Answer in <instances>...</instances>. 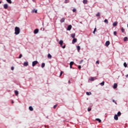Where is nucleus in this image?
<instances>
[{
    "instance_id": "obj_13",
    "label": "nucleus",
    "mask_w": 128,
    "mask_h": 128,
    "mask_svg": "<svg viewBox=\"0 0 128 128\" xmlns=\"http://www.w3.org/2000/svg\"><path fill=\"white\" fill-rule=\"evenodd\" d=\"M24 66H28V62H24Z\"/></svg>"
},
{
    "instance_id": "obj_15",
    "label": "nucleus",
    "mask_w": 128,
    "mask_h": 128,
    "mask_svg": "<svg viewBox=\"0 0 128 128\" xmlns=\"http://www.w3.org/2000/svg\"><path fill=\"white\" fill-rule=\"evenodd\" d=\"M71 36L72 38H74L76 37V34H71Z\"/></svg>"
},
{
    "instance_id": "obj_14",
    "label": "nucleus",
    "mask_w": 128,
    "mask_h": 128,
    "mask_svg": "<svg viewBox=\"0 0 128 128\" xmlns=\"http://www.w3.org/2000/svg\"><path fill=\"white\" fill-rule=\"evenodd\" d=\"M94 80H96V78H94V77H91L90 78V80H91V82H94Z\"/></svg>"
},
{
    "instance_id": "obj_19",
    "label": "nucleus",
    "mask_w": 128,
    "mask_h": 128,
    "mask_svg": "<svg viewBox=\"0 0 128 128\" xmlns=\"http://www.w3.org/2000/svg\"><path fill=\"white\" fill-rule=\"evenodd\" d=\"M96 120H97V122H102V120L98 118H96Z\"/></svg>"
},
{
    "instance_id": "obj_52",
    "label": "nucleus",
    "mask_w": 128,
    "mask_h": 128,
    "mask_svg": "<svg viewBox=\"0 0 128 128\" xmlns=\"http://www.w3.org/2000/svg\"><path fill=\"white\" fill-rule=\"evenodd\" d=\"M0 4H2V2H0Z\"/></svg>"
},
{
    "instance_id": "obj_18",
    "label": "nucleus",
    "mask_w": 128,
    "mask_h": 128,
    "mask_svg": "<svg viewBox=\"0 0 128 128\" xmlns=\"http://www.w3.org/2000/svg\"><path fill=\"white\" fill-rule=\"evenodd\" d=\"M29 110H30L31 112H32V110H34V108H32V106H30L29 107Z\"/></svg>"
},
{
    "instance_id": "obj_36",
    "label": "nucleus",
    "mask_w": 128,
    "mask_h": 128,
    "mask_svg": "<svg viewBox=\"0 0 128 128\" xmlns=\"http://www.w3.org/2000/svg\"><path fill=\"white\" fill-rule=\"evenodd\" d=\"M22 54H20L18 58H22Z\"/></svg>"
},
{
    "instance_id": "obj_28",
    "label": "nucleus",
    "mask_w": 128,
    "mask_h": 128,
    "mask_svg": "<svg viewBox=\"0 0 128 128\" xmlns=\"http://www.w3.org/2000/svg\"><path fill=\"white\" fill-rule=\"evenodd\" d=\"M8 4H12V0H6Z\"/></svg>"
},
{
    "instance_id": "obj_44",
    "label": "nucleus",
    "mask_w": 128,
    "mask_h": 128,
    "mask_svg": "<svg viewBox=\"0 0 128 128\" xmlns=\"http://www.w3.org/2000/svg\"><path fill=\"white\" fill-rule=\"evenodd\" d=\"M112 102H114L116 104V102H115L114 100H112Z\"/></svg>"
},
{
    "instance_id": "obj_20",
    "label": "nucleus",
    "mask_w": 128,
    "mask_h": 128,
    "mask_svg": "<svg viewBox=\"0 0 128 128\" xmlns=\"http://www.w3.org/2000/svg\"><path fill=\"white\" fill-rule=\"evenodd\" d=\"M77 50H78V52H79L80 50V46H77Z\"/></svg>"
},
{
    "instance_id": "obj_26",
    "label": "nucleus",
    "mask_w": 128,
    "mask_h": 128,
    "mask_svg": "<svg viewBox=\"0 0 128 128\" xmlns=\"http://www.w3.org/2000/svg\"><path fill=\"white\" fill-rule=\"evenodd\" d=\"M124 66L125 68H127L128 66V64H126V62H124Z\"/></svg>"
},
{
    "instance_id": "obj_21",
    "label": "nucleus",
    "mask_w": 128,
    "mask_h": 128,
    "mask_svg": "<svg viewBox=\"0 0 128 128\" xmlns=\"http://www.w3.org/2000/svg\"><path fill=\"white\" fill-rule=\"evenodd\" d=\"M128 37H124V42H128Z\"/></svg>"
},
{
    "instance_id": "obj_29",
    "label": "nucleus",
    "mask_w": 128,
    "mask_h": 128,
    "mask_svg": "<svg viewBox=\"0 0 128 128\" xmlns=\"http://www.w3.org/2000/svg\"><path fill=\"white\" fill-rule=\"evenodd\" d=\"M104 22H106V24H108V20L105 19L104 20Z\"/></svg>"
},
{
    "instance_id": "obj_3",
    "label": "nucleus",
    "mask_w": 128,
    "mask_h": 128,
    "mask_svg": "<svg viewBox=\"0 0 128 128\" xmlns=\"http://www.w3.org/2000/svg\"><path fill=\"white\" fill-rule=\"evenodd\" d=\"M78 42V40L76 38H74L72 41V44H76Z\"/></svg>"
},
{
    "instance_id": "obj_22",
    "label": "nucleus",
    "mask_w": 128,
    "mask_h": 128,
    "mask_svg": "<svg viewBox=\"0 0 128 128\" xmlns=\"http://www.w3.org/2000/svg\"><path fill=\"white\" fill-rule=\"evenodd\" d=\"M118 116H122V113L120 112H118Z\"/></svg>"
},
{
    "instance_id": "obj_38",
    "label": "nucleus",
    "mask_w": 128,
    "mask_h": 128,
    "mask_svg": "<svg viewBox=\"0 0 128 128\" xmlns=\"http://www.w3.org/2000/svg\"><path fill=\"white\" fill-rule=\"evenodd\" d=\"M114 36H116V34H117V32H114Z\"/></svg>"
},
{
    "instance_id": "obj_40",
    "label": "nucleus",
    "mask_w": 128,
    "mask_h": 128,
    "mask_svg": "<svg viewBox=\"0 0 128 128\" xmlns=\"http://www.w3.org/2000/svg\"><path fill=\"white\" fill-rule=\"evenodd\" d=\"M78 68H79V70H80V68H82V66L80 65H79L78 66Z\"/></svg>"
},
{
    "instance_id": "obj_31",
    "label": "nucleus",
    "mask_w": 128,
    "mask_h": 128,
    "mask_svg": "<svg viewBox=\"0 0 128 128\" xmlns=\"http://www.w3.org/2000/svg\"><path fill=\"white\" fill-rule=\"evenodd\" d=\"M46 66L44 63H42V68H44V67Z\"/></svg>"
},
{
    "instance_id": "obj_5",
    "label": "nucleus",
    "mask_w": 128,
    "mask_h": 128,
    "mask_svg": "<svg viewBox=\"0 0 128 128\" xmlns=\"http://www.w3.org/2000/svg\"><path fill=\"white\" fill-rule=\"evenodd\" d=\"M72 25L68 26V28H67V30H72Z\"/></svg>"
},
{
    "instance_id": "obj_45",
    "label": "nucleus",
    "mask_w": 128,
    "mask_h": 128,
    "mask_svg": "<svg viewBox=\"0 0 128 128\" xmlns=\"http://www.w3.org/2000/svg\"><path fill=\"white\" fill-rule=\"evenodd\" d=\"M70 68H72V65H70Z\"/></svg>"
},
{
    "instance_id": "obj_42",
    "label": "nucleus",
    "mask_w": 128,
    "mask_h": 128,
    "mask_svg": "<svg viewBox=\"0 0 128 128\" xmlns=\"http://www.w3.org/2000/svg\"><path fill=\"white\" fill-rule=\"evenodd\" d=\"M11 70H14V66H12L11 68Z\"/></svg>"
},
{
    "instance_id": "obj_46",
    "label": "nucleus",
    "mask_w": 128,
    "mask_h": 128,
    "mask_svg": "<svg viewBox=\"0 0 128 128\" xmlns=\"http://www.w3.org/2000/svg\"><path fill=\"white\" fill-rule=\"evenodd\" d=\"M82 62H84V60H82L80 62V64H82Z\"/></svg>"
},
{
    "instance_id": "obj_50",
    "label": "nucleus",
    "mask_w": 128,
    "mask_h": 128,
    "mask_svg": "<svg viewBox=\"0 0 128 128\" xmlns=\"http://www.w3.org/2000/svg\"><path fill=\"white\" fill-rule=\"evenodd\" d=\"M32 1L34 2H36V0H32Z\"/></svg>"
},
{
    "instance_id": "obj_11",
    "label": "nucleus",
    "mask_w": 128,
    "mask_h": 128,
    "mask_svg": "<svg viewBox=\"0 0 128 128\" xmlns=\"http://www.w3.org/2000/svg\"><path fill=\"white\" fill-rule=\"evenodd\" d=\"M38 32V29L36 28L34 30V34H36Z\"/></svg>"
},
{
    "instance_id": "obj_35",
    "label": "nucleus",
    "mask_w": 128,
    "mask_h": 128,
    "mask_svg": "<svg viewBox=\"0 0 128 128\" xmlns=\"http://www.w3.org/2000/svg\"><path fill=\"white\" fill-rule=\"evenodd\" d=\"M63 74H64V72L61 71V72H60V76H62V75Z\"/></svg>"
},
{
    "instance_id": "obj_49",
    "label": "nucleus",
    "mask_w": 128,
    "mask_h": 128,
    "mask_svg": "<svg viewBox=\"0 0 128 128\" xmlns=\"http://www.w3.org/2000/svg\"><path fill=\"white\" fill-rule=\"evenodd\" d=\"M12 104H14V101L13 100L12 101Z\"/></svg>"
},
{
    "instance_id": "obj_39",
    "label": "nucleus",
    "mask_w": 128,
    "mask_h": 128,
    "mask_svg": "<svg viewBox=\"0 0 128 128\" xmlns=\"http://www.w3.org/2000/svg\"><path fill=\"white\" fill-rule=\"evenodd\" d=\"M57 106H58V104L54 105V109L56 108Z\"/></svg>"
},
{
    "instance_id": "obj_53",
    "label": "nucleus",
    "mask_w": 128,
    "mask_h": 128,
    "mask_svg": "<svg viewBox=\"0 0 128 128\" xmlns=\"http://www.w3.org/2000/svg\"><path fill=\"white\" fill-rule=\"evenodd\" d=\"M70 82V81L69 80V81H68V82Z\"/></svg>"
},
{
    "instance_id": "obj_8",
    "label": "nucleus",
    "mask_w": 128,
    "mask_h": 128,
    "mask_svg": "<svg viewBox=\"0 0 128 128\" xmlns=\"http://www.w3.org/2000/svg\"><path fill=\"white\" fill-rule=\"evenodd\" d=\"M110 41H106V46H110Z\"/></svg>"
},
{
    "instance_id": "obj_25",
    "label": "nucleus",
    "mask_w": 128,
    "mask_h": 128,
    "mask_svg": "<svg viewBox=\"0 0 128 128\" xmlns=\"http://www.w3.org/2000/svg\"><path fill=\"white\" fill-rule=\"evenodd\" d=\"M86 94H87V96H90V94H92V92H86Z\"/></svg>"
},
{
    "instance_id": "obj_16",
    "label": "nucleus",
    "mask_w": 128,
    "mask_h": 128,
    "mask_svg": "<svg viewBox=\"0 0 128 128\" xmlns=\"http://www.w3.org/2000/svg\"><path fill=\"white\" fill-rule=\"evenodd\" d=\"M83 4H88V0H83Z\"/></svg>"
},
{
    "instance_id": "obj_48",
    "label": "nucleus",
    "mask_w": 128,
    "mask_h": 128,
    "mask_svg": "<svg viewBox=\"0 0 128 128\" xmlns=\"http://www.w3.org/2000/svg\"><path fill=\"white\" fill-rule=\"evenodd\" d=\"M94 32H96V28H95L94 29Z\"/></svg>"
},
{
    "instance_id": "obj_41",
    "label": "nucleus",
    "mask_w": 128,
    "mask_h": 128,
    "mask_svg": "<svg viewBox=\"0 0 128 128\" xmlns=\"http://www.w3.org/2000/svg\"><path fill=\"white\" fill-rule=\"evenodd\" d=\"M96 64H100V61L97 60V61L96 62Z\"/></svg>"
},
{
    "instance_id": "obj_10",
    "label": "nucleus",
    "mask_w": 128,
    "mask_h": 128,
    "mask_svg": "<svg viewBox=\"0 0 128 128\" xmlns=\"http://www.w3.org/2000/svg\"><path fill=\"white\" fill-rule=\"evenodd\" d=\"M32 13L35 12V14H37L38 13V10H36V9H34V10H32Z\"/></svg>"
},
{
    "instance_id": "obj_2",
    "label": "nucleus",
    "mask_w": 128,
    "mask_h": 128,
    "mask_svg": "<svg viewBox=\"0 0 128 128\" xmlns=\"http://www.w3.org/2000/svg\"><path fill=\"white\" fill-rule=\"evenodd\" d=\"M38 62L37 60L34 61L32 62V66H36V64H38Z\"/></svg>"
},
{
    "instance_id": "obj_24",
    "label": "nucleus",
    "mask_w": 128,
    "mask_h": 128,
    "mask_svg": "<svg viewBox=\"0 0 128 128\" xmlns=\"http://www.w3.org/2000/svg\"><path fill=\"white\" fill-rule=\"evenodd\" d=\"M48 58H52V55L50 54H48Z\"/></svg>"
},
{
    "instance_id": "obj_32",
    "label": "nucleus",
    "mask_w": 128,
    "mask_h": 128,
    "mask_svg": "<svg viewBox=\"0 0 128 128\" xmlns=\"http://www.w3.org/2000/svg\"><path fill=\"white\" fill-rule=\"evenodd\" d=\"M121 30L122 32H124V28H121Z\"/></svg>"
},
{
    "instance_id": "obj_7",
    "label": "nucleus",
    "mask_w": 128,
    "mask_h": 128,
    "mask_svg": "<svg viewBox=\"0 0 128 128\" xmlns=\"http://www.w3.org/2000/svg\"><path fill=\"white\" fill-rule=\"evenodd\" d=\"M4 8H5V10L8 9V4H4Z\"/></svg>"
},
{
    "instance_id": "obj_51",
    "label": "nucleus",
    "mask_w": 128,
    "mask_h": 128,
    "mask_svg": "<svg viewBox=\"0 0 128 128\" xmlns=\"http://www.w3.org/2000/svg\"><path fill=\"white\" fill-rule=\"evenodd\" d=\"M126 78H128V74L126 76Z\"/></svg>"
},
{
    "instance_id": "obj_27",
    "label": "nucleus",
    "mask_w": 128,
    "mask_h": 128,
    "mask_svg": "<svg viewBox=\"0 0 128 128\" xmlns=\"http://www.w3.org/2000/svg\"><path fill=\"white\" fill-rule=\"evenodd\" d=\"M100 84V86H104V82L103 81L102 82H101V83Z\"/></svg>"
},
{
    "instance_id": "obj_34",
    "label": "nucleus",
    "mask_w": 128,
    "mask_h": 128,
    "mask_svg": "<svg viewBox=\"0 0 128 128\" xmlns=\"http://www.w3.org/2000/svg\"><path fill=\"white\" fill-rule=\"evenodd\" d=\"M72 12H76V9L74 8L72 10Z\"/></svg>"
},
{
    "instance_id": "obj_23",
    "label": "nucleus",
    "mask_w": 128,
    "mask_h": 128,
    "mask_svg": "<svg viewBox=\"0 0 128 128\" xmlns=\"http://www.w3.org/2000/svg\"><path fill=\"white\" fill-rule=\"evenodd\" d=\"M14 92H15L16 96H18V90H15V91H14Z\"/></svg>"
},
{
    "instance_id": "obj_1",
    "label": "nucleus",
    "mask_w": 128,
    "mask_h": 128,
    "mask_svg": "<svg viewBox=\"0 0 128 128\" xmlns=\"http://www.w3.org/2000/svg\"><path fill=\"white\" fill-rule=\"evenodd\" d=\"M20 32V29L18 27L15 28V34L18 35Z\"/></svg>"
},
{
    "instance_id": "obj_9",
    "label": "nucleus",
    "mask_w": 128,
    "mask_h": 128,
    "mask_svg": "<svg viewBox=\"0 0 128 128\" xmlns=\"http://www.w3.org/2000/svg\"><path fill=\"white\" fill-rule=\"evenodd\" d=\"M118 88V84L116 83H114L113 86V88L116 89Z\"/></svg>"
},
{
    "instance_id": "obj_30",
    "label": "nucleus",
    "mask_w": 128,
    "mask_h": 128,
    "mask_svg": "<svg viewBox=\"0 0 128 128\" xmlns=\"http://www.w3.org/2000/svg\"><path fill=\"white\" fill-rule=\"evenodd\" d=\"M100 16V12H98L96 14V16Z\"/></svg>"
},
{
    "instance_id": "obj_17",
    "label": "nucleus",
    "mask_w": 128,
    "mask_h": 128,
    "mask_svg": "<svg viewBox=\"0 0 128 128\" xmlns=\"http://www.w3.org/2000/svg\"><path fill=\"white\" fill-rule=\"evenodd\" d=\"M118 26V22H116L113 23L114 26Z\"/></svg>"
},
{
    "instance_id": "obj_6",
    "label": "nucleus",
    "mask_w": 128,
    "mask_h": 128,
    "mask_svg": "<svg viewBox=\"0 0 128 128\" xmlns=\"http://www.w3.org/2000/svg\"><path fill=\"white\" fill-rule=\"evenodd\" d=\"M64 44V41L62 40H60L59 42V44H60V46H62V44Z\"/></svg>"
},
{
    "instance_id": "obj_4",
    "label": "nucleus",
    "mask_w": 128,
    "mask_h": 128,
    "mask_svg": "<svg viewBox=\"0 0 128 128\" xmlns=\"http://www.w3.org/2000/svg\"><path fill=\"white\" fill-rule=\"evenodd\" d=\"M118 114H116L114 116V119L115 120H118Z\"/></svg>"
},
{
    "instance_id": "obj_33",
    "label": "nucleus",
    "mask_w": 128,
    "mask_h": 128,
    "mask_svg": "<svg viewBox=\"0 0 128 128\" xmlns=\"http://www.w3.org/2000/svg\"><path fill=\"white\" fill-rule=\"evenodd\" d=\"M74 64V62H70V66H72L73 64Z\"/></svg>"
},
{
    "instance_id": "obj_12",
    "label": "nucleus",
    "mask_w": 128,
    "mask_h": 128,
    "mask_svg": "<svg viewBox=\"0 0 128 128\" xmlns=\"http://www.w3.org/2000/svg\"><path fill=\"white\" fill-rule=\"evenodd\" d=\"M65 18H62L60 20V22L61 23L62 22H64V20H65Z\"/></svg>"
},
{
    "instance_id": "obj_47",
    "label": "nucleus",
    "mask_w": 128,
    "mask_h": 128,
    "mask_svg": "<svg viewBox=\"0 0 128 128\" xmlns=\"http://www.w3.org/2000/svg\"><path fill=\"white\" fill-rule=\"evenodd\" d=\"M93 34H96V31H94Z\"/></svg>"
},
{
    "instance_id": "obj_37",
    "label": "nucleus",
    "mask_w": 128,
    "mask_h": 128,
    "mask_svg": "<svg viewBox=\"0 0 128 128\" xmlns=\"http://www.w3.org/2000/svg\"><path fill=\"white\" fill-rule=\"evenodd\" d=\"M88 112H90V110H92V108H88Z\"/></svg>"
},
{
    "instance_id": "obj_43",
    "label": "nucleus",
    "mask_w": 128,
    "mask_h": 128,
    "mask_svg": "<svg viewBox=\"0 0 128 128\" xmlns=\"http://www.w3.org/2000/svg\"><path fill=\"white\" fill-rule=\"evenodd\" d=\"M62 48H66V45L62 46Z\"/></svg>"
}]
</instances>
